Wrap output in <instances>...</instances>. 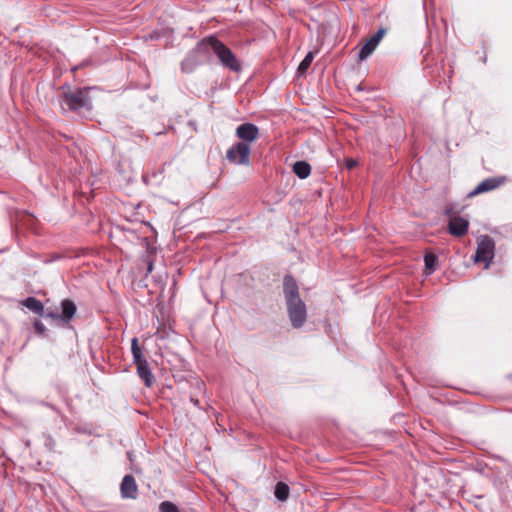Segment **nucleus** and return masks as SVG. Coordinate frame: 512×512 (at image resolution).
Masks as SVG:
<instances>
[{"label": "nucleus", "mask_w": 512, "mask_h": 512, "mask_svg": "<svg viewBox=\"0 0 512 512\" xmlns=\"http://www.w3.org/2000/svg\"><path fill=\"white\" fill-rule=\"evenodd\" d=\"M61 89L63 92L59 96V104L64 112H79L82 109L90 111L92 109L89 97L90 87L71 89L69 86H63Z\"/></svg>", "instance_id": "nucleus-1"}, {"label": "nucleus", "mask_w": 512, "mask_h": 512, "mask_svg": "<svg viewBox=\"0 0 512 512\" xmlns=\"http://www.w3.org/2000/svg\"><path fill=\"white\" fill-rule=\"evenodd\" d=\"M199 49L207 50L208 54L213 52L218 57L220 63L231 71H240L241 64L235 54L216 36H208L200 40Z\"/></svg>", "instance_id": "nucleus-2"}, {"label": "nucleus", "mask_w": 512, "mask_h": 512, "mask_svg": "<svg viewBox=\"0 0 512 512\" xmlns=\"http://www.w3.org/2000/svg\"><path fill=\"white\" fill-rule=\"evenodd\" d=\"M131 352L133 356V363L136 365L138 376L144 382L145 386L150 388L154 383V376L146 358L143 355L142 349L140 348L138 339L136 337L132 339Z\"/></svg>", "instance_id": "nucleus-3"}, {"label": "nucleus", "mask_w": 512, "mask_h": 512, "mask_svg": "<svg viewBox=\"0 0 512 512\" xmlns=\"http://www.w3.org/2000/svg\"><path fill=\"white\" fill-rule=\"evenodd\" d=\"M495 242L488 235H481L477 239V249L474 256L476 263L484 262L486 267L491 263L494 257Z\"/></svg>", "instance_id": "nucleus-4"}, {"label": "nucleus", "mask_w": 512, "mask_h": 512, "mask_svg": "<svg viewBox=\"0 0 512 512\" xmlns=\"http://www.w3.org/2000/svg\"><path fill=\"white\" fill-rule=\"evenodd\" d=\"M286 305L291 325L294 328L302 327L307 319V309L304 301L299 299L287 302Z\"/></svg>", "instance_id": "nucleus-5"}, {"label": "nucleus", "mask_w": 512, "mask_h": 512, "mask_svg": "<svg viewBox=\"0 0 512 512\" xmlns=\"http://www.w3.org/2000/svg\"><path fill=\"white\" fill-rule=\"evenodd\" d=\"M251 148L248 143L238 142L231 146L227 153V159L234 164L248 165L250 163Z\"/></svg>", "instance_id": "nucleus-6"}, {"label": "nucleus", "mask_w": 512, "mask_h": 512, "mask_svg": "<svg viewBox=\"0 0 512 512\" xmlns=\"http://www.w3.org/2000/svg\"><path fill=\"white\" fill-rule=\"evenodd\" d=\"M201 54L206 55L208 53L207 50L199 49L198 42L196 47L192 49L181 62L182 72L192 73L201 64V60L199 58Z\"/></svg>", "instance_id": "nucleus-7"}, {"label": "nucleus", "mask_w": 512, "mask_h": 512, "mask_svg": "<svg viewBox=\"0 0 512 512\" xmlns=\"http://www.w3.org/2000/svg\"><path fill=\"white\" fill-rule=\"evenodd\" d=\"M506 181V177L504 176H498V177H490L485 180H483L481 183H479L471 192L468 193V197H474L479 194L489 192L492 190L497 189L502 184H504Z\"/></svg>", "instance_id": "nucleus-8"}, {"label": "nucleus", "mask_w": 512, "mask_h": 512, "mask_svg": "<svg viewBox=\"0 0 512 512\" xmlns=\"http://www.w3.org/2000/svg\"><path fill=\"white\" fill-rule=\"evenodd\" d=\"M447 230L450 235L461 238L468 233L469 221L461 216H453L448 222Z\"/></svg>", "instance_id": "nucleus-9"}, {"label": "nucleus", "mask_w": 512, "mask_h": 512, "mask_svg": "<svg viewBox=\"0 0 512 512\" xmlns=\"http://www.w3.org/2000/svg\"><path fill=\"white\" fill-rule=\"evenodd\" d=\"M120 494L123 499H136L138 496V485L133 475L127 474L120 484Z\"/></svg>", "instance_id": "nucleus-10"}, {"label": "nucleus", "mask_w": 512, "mask_h": 512, "mask_svg": "<svg viewBox=\"0 0 512 512\" xmlns=\"http://www.w3.org/2000/svg\"><path fill=\"white\" fill-rule=\"evenodd\" d=\"M386 34L385 28H380L370 39L364 44L359 51V60L366 59L376 49L384 35Z\"/></svg>", "instance_id": "nucleus-11"}, {"label": "nucleus", "mask_w": 512, "mask_h": 512, "mask_svg": "<svg viewBox=\"0 0 512 512\" xmlns=\"http://www.w3.org/2000/svg\"><path fill=\"white\" fill-rule=\"evenodd\" d=\"M283 293L285 297V301H295L299 300L300 294H299V287L297 284V281L292 275H286L283 279Z\"/></svg>", "instance_id": "nucleus-12"}, {"label": "nucleus", "mask_w": 512, "mask_h": 512, "mask_svg": "<svg viewBox=\"0 0 512 512\" xmlns=\"http://www.w3.org/2000/svg\"><path fill=\"white\" fill-rule=\"evenodd\" d=\"M236 135L242 140L241 142L249 144L258 138L259 129L252 123H243L237 127Z\"/></svg>", "instance_id": "nucleus-13"}, {"label": "nucleus", "mask_w": 512, "mask_h": 512, "mask_svg": "<svg viewBox=\"0 0 512 512\" xmlns=\"http://www.w3.org/2000/svg\"><path fill=\"white\" fill-rule=\"evenodd\" d=\"M61 308L60 320L66 323L70 322L77 311L75 303L70 299H64L61 302Z\"/></svg>", "instance_id": "nucleus-14"}, {"label": "nucleus", "mask_w": 512, "mask_h": 512, "mask_svg": "<svg viewBox=\"0 0 512 512\" xmlns=\"http://www.w3.org/2000/svg\"><path fill=\"white\" fill-rule=\"evenodd\" d=\"M22 305L40 316L44 315V305L35 297H27L22 301Z\"/></svg>", "instance_id": "nucleus-15"}, {"label": "nucleus", "mask_w": 512, "mask_h": 512, "mask_svg": "<svg viewBox=\"0 0 512 512\" xmlns=\"http://www.w3.org/2000/svg\"><path fill=\"white\" fill-rule=\"evenodd\" d=\"M293 172L300 178L305 179L311 173V166L306 161H297L293 165Z\"/></svg>", "instance_id": "nucleus-16"}, {"label": "nucleus", "mask_w": 512, "mask_h": 512, "mask_svg": "<svg viewBox=\"0 0 512 512\" xmlns=\"http://www.w3.org/2000/svg\"><path fill=\"white\" fill-rule=\"evenodd\" d=\"M289 492H290V489L286 483H284L282 481L277 482V484L275 486V490H274V495L279 501H281V502L286 501L289 497Z\"/></svg>", "instance_id": "nucleus-17"}, {"label": "nucleus", "mask_w": 512, "mask_h": 512, "mask_svg": "<svg viewBox=\"0 0 512 512\" xmlns=\"http://www.w3.org/2000/svg\"><path fill=\"white\" fill-rule=\"evenodd\" d=\"M437 262V256L433 253H426L424 256L425 269L428 274H431L435 271V266Z\"/></svg>", "instance_id": "nucleus-18"}, {"label": "nucleus", "mask_w": 512, "mask_h": 512, "mask_svg": "<svg viewBox=\"0 0 512 512\" xmlns=\"http://www.w3.org/2000/svg\"><path fill=\"white\" fill-rule=\"evenodd\" d=\"M313 59H314V53L313 52H308L306 54V56L304 57V59L301 61V63L298 66L297 71H298L299 75L304 74L308 70V68L311 65Z\"/></svg>", "instance_id": "nucleus-19"}, {"label": "nucleus", "mask_w": 512, "mask_h": 512, "mask_svg": "<svg viewBox=\"0 0 512 512\" xmlns=\"http://www.w3.org/2000/svg\"><path fill=\"white\" fill-rule=\"evenodd\" d=\"M159 511L160 512H179L178 507L170 502V501H163L159 505Z\"/></svg>", "instance_id": "nucleus-20"}, {"label": "nucleus", "mask_w": 512, "mask_h": 512, "mask_svg": "<svg viewBox=\"0 0 512 512\" xmlns=\"http://www.w3.org/2000/svg\"><path fill=\"white\" fill-rule=\"evenodd\" d=\"M165 171V164H162L158 170H153L145 175H143V181L148 183L151 178H156L158 175L162 174Z\"/></svg>", "instance_id": "nucleus-21"}, {"label": "nucleus", "mask_w": 512, "mask_h": 512, "mask_svg": "<svg viewBox=\"0 0 512 512\" xmlns=\"http://www.w3.org/2000/svg\"><path fill=\"white\" fill-rule=\"evenodd\" d=\"M33 325H34L35 332L38 335H40L42 337L48 336L47 329H46L45 325L40 320H35Z\"/></svg>", "instance_id": "nucleus-22"}, {"label": "nucleus", "mask_w": 512, "mask_h": 512, "mask_svg": "<svg viewBox=\"0 0 512 512\" xmlns=\"http://www.w3.org/2000/svg\"><path fill=\"white\" fill-rule=\"evenodd\" d=\"M43 316H46L47 318H51L53 320L60 319V314L54 311H48L46 314L44 313Z\"/></svg>", "instance_id": "nucleus-23"}, {"label": "nucleus", "mask_w": 512, "mask_h": 512, "mask_svg": "<svg viewBox=\"0 0 512 512\" xmlns=\"http://www.w3.org/2000/svg\"><path fill=\"white\" fill-rule=\"evenodd\" d=\"M153 267H154L153 261H148L147 274H149L153 271Z\"/></svg>", "instance_id": "nucleus-24"}, {"label": "nucleus", "mask_w": 512, "mask_h": 512, "mask_svg": "<svg viewBox=\"0 0 512 512\" xmlns=\"http://www.w3.org/2000/svg\"><path fill=\"white\" fill-rule=\"evenodd\" d=\"M190 401H191V403H193L194 406L200 407V402H199V400L197 398H194V397L191 396L190 397Z\"/></svg>", "instance_id": "nucleus-25"}, {"label": "nucleus", "mask_w": 512, "mask_h": 512, "mask_svg": "<svg viewBox=\"0 0 512 512\" xmlns=\"http://www.w3.org/2000/svg\"><path fill=\"white\" fill-rule=\"evenodd\" d=\"M356 165V161L353 160V159H350L348 162H347V167L349 169L353 168L354 166Z\"/></svg>", "instance_id": "nucleus-26"}, {"label": "nucleus", "mask_w": 512, "mask_h": 512, "mask_svg": "<svg viewBox=\"0 0 512 512\" xmlns=\"http://www.w3.org/2000/svg\"><path fill=\"white\" fill-rule=\"evenodd\" d=\"M452 211H453V210H452V208H448V207H447V208L445 209V214H446V215H451V214H452Z\"/></svg>", "instance_id": "nucleus-27"}]
</instances>
